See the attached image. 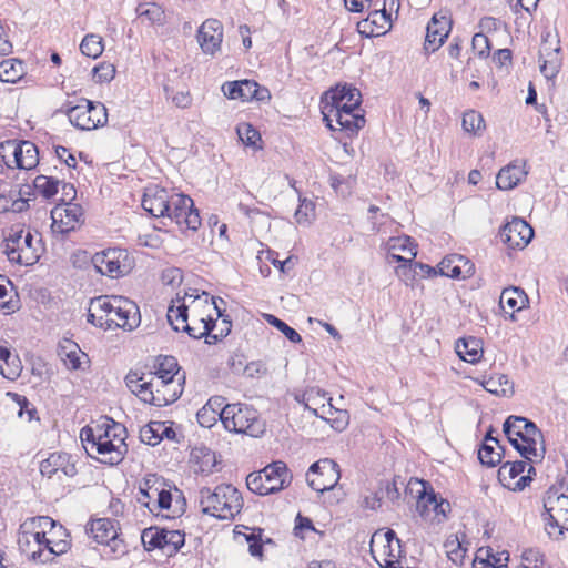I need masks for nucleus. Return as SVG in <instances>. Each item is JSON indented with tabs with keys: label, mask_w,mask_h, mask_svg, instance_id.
I'll list each match as a JSON object with an SVG mask.
<instances>
[{
	"label": "nucleus",
	"mask_w": 568,
	"mask_h": 568,
	"mask_svg": "<svg viewBox=\"0 0 568 568\" xmlns=\"http://www.w3.org/2000/svg\"><path fill=\"white\" fill-rule=\"evenodd\" d=\"M166 317L174 331L185 332L195 339L215 328L210 302L192 300L190 304L170 305Z\"/></svg>",
	"instance_id": "nucleus-1"
},
{
	"label": "nucleus",
	"mask_w": 568,
	"mask_h": 568,
	"mask_svg": "<svg viewBox=\"0 0 568 568\" xmlns=\"http://www.w3.org/2000/svg\"><path fill=\"white\" fill-rule=\"evenodd\" d=\"M199 501L204 514L222 520L233 519L244 504L241 493L231 484H222L214 489L202 487Z\"/></svg>",
	"instance_id": "nucleus-2"
},
{
	"label": "nucleus",
	"mask_w": 568,
	"mask_h": 568,
	"mask_svg": "<svg viewBox=\"0 0 568 568\" xmlns=\"http://www.w3.org/2000/svg\"><path fill=\"white\" fill-rule=\"evenodd\" d=\"M220 419L226 430L237 434L258 437L265 430V425L260 419L257 410L246 404L225 405L220 412Z\"/></svg>",
	"instance_id": "nucleus-3"
},
{
	"label": "nucleus",
	"mask_w": 568,
	"mask_h": 568,
	"mask_svg": "<svg viewBox=\"0 0 568 568\" xmlns=\"http://www.w3.org/2000/svg\"><path fill=\"white\" fill-rule=\"evenodd\" d=\"M3 253L10 262L20 265H33L39 261V247L33 243V235L23 229H11L3 242Z\"/></svg>",
	"instance_id": "nucleus-4"
},
{
	"label": "nucleus",
	"mask_w": 568,
	"mask_h": 568,
	"mask_svg": "<svg viewBox=\"0 0 568 568\" xmlns=\"http://www.w3.org/2000/svg\"><path fill=\"white\" fill-rule=\"evenodd\" d=\"M91 262L97 272L111 278L122 277L129 274L133 267V258L129 252L119 247L95 253L91 257Z\"/></svg>",
	"instance_id": "nucleus-5"
},
{
	"label": "nucleus",
	"mask_w": 568,
	"mask_h": 568,
	"mask_svg": "<svg viewBox=\"0 0 568 568\" xmlns=\"http://www.w3.org/2000/svg\"><path fill=\"white\" fill-rule=\"evenodd\" d=\"M67 115L72 125L80 130H94L108 122V111L103 103L83 99L81 103L71 106Z\"/></svg>",
	"instance_id": "nucleus-6"
},
{
	"label": "nucleus",
	"mask_w": 568,
	"mask_h": 568,
	"mask_svg": "<svg viewBox=\"0 0 568 568\" xmlns=\"http://www.w3.org/2000/svg\"><path fill=\"white\" fill-rule=\"evenodd\" d=\"M545 529L552 538H558L568 530V495L549 491L545 501Z\"/></svg>",
	"instance_id": "nucleus-7"
},
{
	"label": "nucleus",
	"mask_w": 568,
	"mask_h": 568,
	"mask_svg": "<svg viewBox=\"0 0 568 568\" xmlns=\"http://www.w3.org/2000/svg\"><path fill=\"white\" fill-rule=\"evenodd\" d=\"M144 547L150 549H163L168 556L175 555L185 542V534L180 530L150 527L143 530L141 536Z\"/></svg>",
	"instance_id": "nucleus-8"
},
{
	"label": "nucleus",
	"mask_w": 568,
	"mask_h": 568,
	"mask_svg": "<svg viewBox=\"0 0 568 568\" xmlns=\"http://www.w3.org/2000/svg\"><path fill=\"white\" fill-rule=\"evenodd\" d=\"M341 478L339 468L336 462L329 458L320 459L311 465L306 474L308 486L324 493L333 489Z\"/></svg>",
	"instance_id": "nucleus-9"
},
{
	"label": "nucleus",
	"mask_w": 568,
	"mask_h": 568,
	"mask_svg": "<svg viewBox=\"0 0 568 568\" xmlns=\"http://www.w3.org/2000/svg\"><path fill=\"white\" fill-rule=\"evenodd\" d=\"M170 206L166 217L174 221L179 226L191 231H196L201 226L199 210L189 195L172 193Z\"/></svg>",
	"instance_id": "nucleus-10"
},
{
	"label": "nucleus",
	"mask_w": 568,
	"mask_h": 568,
	"mask_svg": "<svg viewBox=\"0 0 568 568\" xmlns=\"http://www.w3.org/2000/svg\"><path fill=\"white\" fill-rule=\"evenodd\" d=\"M183 379L149 378V396L145 404L164 407L176 402L183 393Z\"/></svg>",
	"instance_id": "nucleus-11"
},
{
	"label": "nucleus",
	"mask_w": 568,
	"mask_h": 568,
	"mask_svg": "<svg viewBox=\"0 0 568 568\" xmlns=\"http://www.w3.org/2000/svg\"><path fill=\"white\" fill-rule=\"evenodd\" d=\"M85 532L98 544L110 547L113 554L123 555L126 551L123 540L118 537L113 520L109 518L92 520L85 528Z\"/></svg>",
	"instance_id": "nucleus-12"
},
{
	"label": "nucleus",
	"mask_w": 568,
	"mask_h": 568,
	"mask_svg": "<svg viewBox=\"0 0 568 568\" xmlns=\"http://www.w3.org/2000/svg\"><path fill=\"white\" fill-rule=\"evenodd\" d=\"M83 211L79 204H58L51 211V230L54 234H68L82 223Z\"/></svg>",
	"instance_id": "nucleus-13"
},
{
	"label": "nucleus",
	"mask_w": 568,
	"mask_h": 568,
	"mask_svg": "<svg viewBox=\"0 0 568 568\" xmlns=\"http://www.w3.org/2000/svg\"><path fill=\"white\" fill-rule=\"evenodd\" d=\"M38 529H49V534H55V521L48 516H38L27 519L20 526L18 545L20 549L31 557V551L36 549L34 541L39 537Z\"/></svg>",
	"instance_id": "nucleus-14"
},
{
	"label": "nucleus",
	"mask_w": 568,
	"mask_h": 568,
	"mask_svg": "<svg viewBox=\"0 0 568 568\" xmlns=\"http://www.w3.org/2000/svg\"><path fill=\"white\" fill-rule=\"evenodd\" d=\"M112 324V328H123L133 331L141 323V315L138 305L123 296H114L112 316L106 318Z\"/></svg>",
	"instance_id": "nucleus-15"
},
{
	"label": "nucleus",
	"mask_w": 568,
	"mask_h": 568,
	"mask_svg": "<svg viewBox=\"0 0 568 568\" xmlns=\"http://www.w3.org/2000/svg\"><path fill=\"white\" fill-rule=\"evenodd\" d=\"M505 435L520 437L523 443L537 447L538 443L540 446L544 444V435L536 424L521 416H509L503 426Z\"/></svg>",
	"instance_id": "nucleus-16"
},
{
	"label": "nucleus",
	"mask_w": 568,
	"mask_h": 568,
	"mask_svg": "<svg viewBox=\"0 0 568 568\" xmlns=\"http://www.w3.org/2000/svg\"><path fill=\"white\" fill-rule=\"evenodd\" d=\"M39 537L34 541L36 549L31 551V558L34 561L48 562L51 561L53 556L65 554L70 548L68 539H59L53 541L52 537H48L49 529H38Z\"/></svg>",
	"instance_id": "nucleus-17"
},
{
	"label": "nucleus",
	"mask_w": 568,
	"mask_h": 568,
	"mask_svg": "<svg viewBox=\"0 0 568 568\" xmlns=\"http://www.w3.org/2000/svg\"><path fill=\"white\" fill-rule=\"evenodd\" d=\"M450 30L452 20L447 12L439 11L435 13L426 28L425 50L429 52L438 50L445 42Z\"/></svg>",
	"instance_id": "nucleus-18"
},
{
	"label": "nucleus",
	"mask_w": 568,
	"mask_h": 568,
	"mask_svg": "<svg viewBox=\"0 0 568 568\" xmlns=\"http://www.w3.org/2000/svg\"><path fill=\"white\" fill-rule=\"evenodd\" d=\"M4 151H11L16 166L21 170H31L39 163V151L31 141H7L0 144Z\"/></svg>",
	"instance_id": "nucleus-19"
},
{
	"label": "nucleus",
	"mask_w": 568,
	"mask_h": 568,
	"mask_svg": "<svg viewBox=\"0 0 568 568\" xmlns=\"http://www.w3.org/2000/svg\"><path fill=\"white\" fill-rule=\"evenodd\" d=\"M499 235L510 248H524L531 241L534 230L525 220L514 217L501 227Z\"/></svg>",
	"instance_id": "nucleus-20"
},
{
	"label": "nucleus",
	"mask_w": 568,
	"mask_h": 568,
	"mask_svg": "<svg viewBox=\"0 0 568 568\" xmlns=\"http://www.w3.org/2000/svg\"><path fill=\"white\" fill-rule=\"evenodd\" d=\"M323 120L332 131H346L348 135L356 133L365 124L364 115L358 113H349L346 110H328L322 111Z\"/></svg>",
	"instance_id": "nucleus-21"
},
{
	"label": "nucleus",
	"mask_w": 568,
	"mask_h": 568,
	"mask_svg": "<svg viewBox=\"0 0 568 568\" xmlns=\"http://www.w3.org/2000/svg\"><path fill=\"white\" fill-rule=\"evenodd\" d=\"M91 452L101 455V463L118 465L126 453V444L120 434H114V439H105L101 435H97V442L91 446Z\"/></svg>",
	"instance_id": "nucleus-22"
},
{
	"label": "nucleus",
	"mask_w": 568,
	"mask_h": 568,
	"mask_svg": "<svg viewBox=\"0 0 568 568\" xmlns=\"http://www.w3.org/2000/svg\"><path fill=\"white\" fill-rule=\"evenodd\" d=\"M172 194L165 189L151 186L145 190L142 207L154 217H166L170 212Z\"/></svg>",
	"instance_id": "nucleus-23"
},
{
	"label": "nucleus",
	"mask_w": 568,
	"mask_h": 568,
	"mask_svg": "<svg viewBox=\"0 0 568 568\" xmlns=\"http://www.w3.org/2000/svg\"><path fill=\"white\" fill-rule=\"evenodd\" d=\"M223 38L222 23L216 19H207L197 32V40L202 51L213 55L220 50Z\"/></svg>",
	"instance_id": "nucleus-24"
},
{
	"label": "nucleus",
	"mask_w": 568,
	"mask_h": 568,
	"mask_svg": "<svg viewBox=\"0 0 568 568\" xmlns=\"http://www.w3.org/2000/svg\"><path fill=\"white\" fill-rule=\"evenodd\" d=\"M264 481L270 494L277 493L291 484L292 475L284 462L277 460L263 468Z\"/></svg>",
	"instance_id": "nucleus-25"
},
{
	"label": "nucleus",
	"mask_w": 568,
	"mask_h": 568,
	"mask_svg": "<svg viewBox=\"0 0 568 568\" xmlns=\"http://www.w3.org/2000/svg\"><path fill=\"white\" fill-rule=\"evenodd\" d=\"M438 267L442 275L452 278H467L475 272L474 264L459 254L444 257Z\"/></svg>",
	"instance_id": "nucleus-26"
},
{
	"label": "nucleus",
	"mask_w": 568,
	"mask_h": 568,
	"mask_svg": "<svg viewBox=\"0 0 568 568\" xmlns=\"http://www.w3.org/2000/svg\"><path fill=\"white\" fill-rule=\"evenodd\" d=\"M70 459L71 456L67 453H52L40 463V471L49 478L58 471H62L68 477H73L77 474V468Z\"/></svg>",
	"instance_id": "nucleus-27"
},
{
	"label": "nucleus",
	"mask_w": 568,
	"mask_h": 568,
	"mask_svg": "<svg viewBox=\"0 0 568 568\" xmlns=\"http://www.w3.org/2000/svg\"><path fill=\"white\" fill-rule=\"evenodd\" d=\"M416 508L422 517L428 518L430 513H434L436 518L438 516L445 517L446 513L450 510V505L447 500L438 497L434 491H424L418 497Z\"/></svg>",
	"instance_id": "nucleus-28"
},
{
	"label": "nucleus",
	"mask_w": 568,
	"mask_h": 568,
	"mask_svg": "<svg viewBox=\"0 0 568 568\" xmlns=\"http://www.w3.org/2000/svg\"><path fill=\"white\" fill-rule=\"evenodd\" d=\"M58 354L68 369H81L83 363H89L88 355L71 339L65 338L59 344Z\"/></svg>",
	"instance_id": "nucleus-29"
},
{
	"label": "nucleus",
	"mask_w": 568,
	"mask_h": 568,
	"mask_svg": "<svg viewBox=\"0 0 568 568\" xmlns=\"http://www.w3.org/2000/svg\"><path fill=\"white\" fill-rule=\"evenodd\" d=\"M160 486H165L163 478L158 477L156 475L146 476L140 484L136 500L150 510V508H152V504L156 503Z\"/></svg>",
	"instance_id": "nucleus-30"
},
{
	"label": "nucleus",
	"mask_w": 568,
	"mask_h": 568,
	"mask_svg": "<svg viewBox=\"0 0 568 568\" xmlns=\"http://www.w3.org/2000/svg\"><path fill=\"white\" fill-rule=\"evenodd\" d=\"M0 373L10 381L17 379L21 374V362L18 355H13L3 341H0Z\"/></svg>",
	"instance_id": "nucleus-31"
},
{
	"label": "nucleus",
	"mask_w": 568,
	"mask_h": 568,
	"mask_svg": "<svg viewBox=\"0 0 568 568\" xmlns=\"http://www.w3.org/2000/svg\"><path fill=\"white\" fill-rule=\"evenodd\" d=\"M528 302L529 300L525 291L516 286L504 288L499 298V305L501 307L507 306L513 311L510 315L513 321L515 320L514 313L523 310Z\"/></svg>",
	"instance_id": "nucleus-32"
},
{
	"label": "nucleus",
	"mask_w": 568,
	"mask_h": 568,
	"mask_svg": "<svg viewBox=\"0 0 568 568\" xmlns=\"http://www.w3.org/2000/svg\"><path fill=\"white\" fill-rule=\"evenodd\" d=\"M559 48L550 50L544 43L539 52L540 71L547 79H552L559 72L561 61L559 58Z\"/></svg>",
	"instance_id": "nucleus-33"
},
{
	"label": "nucleus",
	"mask_w": 568,
	"mask_h": 568,
	"mask_svg": "<svg viewBox=\"0 0 568 568\" xmlns=\"http://www.w3.org/2000/svg\"><path fill=\"white\" fill-rule=\"evenodd\" d=\"M458 356L470 364H476L483 357L481 341L476 337L462 338L456 343Z\"/></svg>",
	"instance_id": "nucleus-34"
},
{
	"label": "nucleus",
	"mask_w": 568,
	"mask_h": 568,
	"mask_svg": "<svg viewBox=\"0 0 568 568\" xmlns=\"http://www.w3.org/2000/svg\"><path fill=\"white\" fill-rule=\"evenodd\" d=\"M526 174L523 166L509 164L498 172L496 185L500 190H511L518 185Z\"/></svg>",
	"instance_id": "nucleus-35"
},
{
	"label": "nucleus",
	"mask_w": 568,
	"mask_h": 568,
	"mask_svg": "<svg viewBox=\"0 0 568 568\" xmlns=\"http://www.w3.org/2000/svg\"><path fill=\"white\" fill-rule=\"evenodd\" d=\"M114 296L101 295L91 300L92 310H94L98 316V327H102L104 329H111L112 324L106 318L112 316L113 305H114Z\"/></svg>",
	"instance_id": "nucleus-36"
},
{
	"label": "nucleus",
	"mask_w": 568,
	"mask_h": 568,
	"mask_svg": "<svg viewBox=\"0 0 568 568\" xmlns=\"http://www.w3.org/2000/svg\"><path fill=\"white\" fill-rule=\"evenodd\" d=\"M150 377H155L160 379H183L185 382L184 374H180V367L178 361L173 356H164L159 359L156 371L153 374H150Z\"/></svg>",
	"instance_id": "nucleus-37"
},
{
	"label": "nucleus",
	"mask_w": 568,
	"mask_h": 568,
	"mask_svg": "<svg viewBox=\"0 0 568 568\" xmlns=\"http://www.w3.org/2000/svg\"><path fill=\"white\" fill-rule=\"evenodd\" d=\"M484 388L497 396L509 397L514 394V384L504 374L490 376L483 382Z\"/></svg>",
	"instance_id": "nucleus-38"
},
{
	"label": "nucleus",
	"mask_w": 568,
	"mask_h": 568,
	"mask_svg": "<svg viewBox=\"0 0 568 568\" xmlns=\"http://www.w3.org/2000/svg\"><path fill=\"white\" fill-rule=\"evenodd\" d=\"M135 12L138 17L150 24L162 26L165 22V13L161 6L154 2L140 3Z\"/></svg>",
	"instance_id": "nucleus-39"
},
{
	"label": "nucleus",
	"mask_w": 568,
	"mask_h": 568,
	"mask_svg": "<svg viewBox=\"0 0 568 568\" xmlns=\"http://www.w3.org/2000/svg\"><path fill=\"white\" fill-rule=\"evenodd\" d=\"M125 384L128 388L136 395L143 403H146L149 396V379L144 374L138 372H129L125 376Z\"/></svg>",
	"instance_id": "nucleus-40"
},
{
	"label": "nucleus",
	"mask_w": 568,
	"mask_h": 568,
	"mask_svg": "<svg viewBox=\"0 0 568 568\" xmlns=\"http://www.w3.org/2000/svg\"><path fill=\"white\" fill-rule=\"evenodd\" d=\"M23 74V65L19 60H3L0 63V81L7 83H14Z\"/></svg>",
	"instance_id": "nucleus-41"
},
{
	"label": "nucleus",
	"mask_w": 568,
	"mask_h": 568,
	"mask_svg": "<svg viewBox=\"0 0 568 568\" xmlns=\"http://www.w3.org/2000/svg\"><path fill=\"white\" fill-rule=\"evenodd\" d=\"M509 443L513 445V447L527 460H531V456L536 458L542 459L546 454L545 445L540 446V448L535 447L532 445H528L527 443H523L520 440V437H517L516 435L510 436L506 435Z\"/></svg>",
	"instance_id": "nucleus-42"
},
{
	"label": "nucleus",
	"mask_w": 568,
	"mask_h": 568,
	"mask_svg": "<svg viewBox=\"0 0 568 568\" xmlns=\"http://www.w3.org/2000/svg\"><path fill=\"white\" fill-rule=\"evenodd\" d=\"M526 462H507L498 469V479L504 486H510V480L515 479L525 471Z\"/></svg>",
	"instance_id": "nucleus-43"
},
{
	"label": "nucleus",
	"mask_w": 568,
	"mask_h": 568,
	"mask_svg": "<svg viewBox=\"0 0 568 568\" xmlns=\"http://www.w3.org/2000/svg\"><path fill=\"white\" fill-rule=\"evenodd\" d=\"M415 248H416V246L409 236L393 237L389 241V250L390 251L394 252V251L399 250L402 252H407L409 255L408 257H403L400 255H396L395 253H392V256L394 258H396L397 261H412L417 254Z\"/></svg>",
	"instance_id": "nucleus-44"
},
{
	"label": "nucleus",
	"mask_w": 568,
	"mask_h": 568,
	"mask_svg": "<svg viewBox=\"0 0 568 568\" xmlns=\"http://www.w3.org/2000/svg\"><path fill=\"white\" fill-rule=\"evenodd\" d=\"M59 180L45 175H38L33 181L34 190L44 199H51L58 193Z\"/></svg>",
	"instance_id": "nucleus-45"
},
{
	"label": "nucleus",
	"mask_w": 568,
	"mask_h": 568,
	"mask_svg": "<svg viewBox=\"0 0 568 568\" xmlns=\"http://www.w3.org/2000/svg\"><path fill=\"white\" fill-rule=\"evenodd\" d=\"M353 102H345V98L343 95H338V98H329L328 94H325L322 111L328 110H338V111H348L349 113H356V110L359 109L361 104H357V100L353 99Z\"/></svg>",
	"instance_id": "nucleus-46"
},
{
	"label": "nucleus",
	"mask_w": 568,
	"mask_h": 568,
	"mask_svg": "<svg viewBox=\"0 0 568 568\" xmlns=\"http://www.w3.org/2000/svg\"><path fill=\"white\" fill-rule=\"evenodd\" d=\"M80 50L84 55L97 59L103 52L102 38L97 34H87L80 44Z\"/></svg>",
	"instance_id": "nucleus-47"
},
{
	"label": "nucleus",
	"mask_w": 568,
	"mask_h": 568,
	"mask_svg": "<svg viewBox=\"0 0 568 568\" xmlns=\"http://www.w3.org/2000/svg\"><path fill=\"white\" fill-rule=\"evenodd\" d=\"M248 530L247 527H245ZM262 529H250V532L243 534L245 541L248 544V552L253 557H257L260 559L263 558V540H262Z\"/></svg>",
	"instance_id": "nucleus-48"
},
{
	"label": "nucleus",
	"mask_w": 568,
	"mask_h": 568,
	"mask_svg": "<svg viewBox=\"0 0 568 568\" xmlns=\"http://www.w3.org/2000/svg\"><path fill=\"white\" fill-rule=\"evenodd\" d=\"M462 124L466 132L474 134H477L485 129L483 115L475 110H469L464 113Z\"/></svg>",
	"instance_id": "nucleus-49"
},
{
	"label": "nucleus",
	"mask_w": 568,
	"mask_h": 568,
	"mask_svg": "<svg viewBox=\"0 0 568 568\" xmlns=\"http://www.w3.org/2000/svg\"><path fill=\"white\" fill-rule=\"evenodd\" d=\"M503 453L495 449L493 444L484 443L478 450L479 462L487 467H495L501 462Z\"/></svg>",
	"instance_id": "nucleus-50"
},
{
	"label": "nucleus",
	"mask_w": 568,
	"mask_h": 568,
	"mask_svg": "<svg viewBox=\"0 0 568 568\" xmlns=\"http://www.w3.org/2000/svg\"><path fill=\"white\" fill-rule=\"evenodd\" d=\"M162 422H151L140 429V439L142 443L156 446L161 442L160 429Z\"/></svg>",
	"instance_id": "nucleus-51"
},
{
	"label": "nucleus",
	"mask_w": 568,
	"mask_h": 568,
	"mask_svg": "<svg viewBox=\"0 0 568 568\" xmlns=\"http://www.w3.org/2000/svg\"><path fill=\"white\" fill-rule=\"evenodd\" d=\"M444 546L448 559L455 565H462L466 555V549L462 546L458 537L455 536L454 538H449Z\"/></svg>",
	"instance_id": "nucleus-52"
},
{
	"label": "nucleus",
	"mask_w": 568,
	"mask_h": 568,
	"mask_svg": "<svg viewBox=\"0 0 568 568\" xmlns=\"http://www.w3.org/2000/svg\"><path fill=\"white\" fill-rule=\"evenodd\" d=\"M265 318L270 325L283 333L290 342L300 343L302 341L301 335L293 327L288 326L284 321L272 314H267Z\"/></svg>",
	"instance_id": "nucleus-53"
},
{
	"label": "nucleus",
	"mask_w": 568,
	"mask_h": 568,
	"mask_svg": "<svg viewBox=\"0 0 568 568\" xmlns=\"http://www.w3.org/2000/svg\"><path fill=\"white\" fill-rule=\"evenodd\" d=\"M402 545L400 540H395L393 544L384 545L383 555L386 568H395V565L399 562L402 558Z\"/></svg>",
	"instance_id": "nucleus-54"
},
{
	"label": "nucleus",
	"mask_w": 568,
	"mask_h": 568,
	"mask_svg": "<svg viewBox=\"0 0 568 568\" xmlns=\"http://www.w3.org/2000/svg\"><path fill=\"white\" fill-rule=\"evenodd\" d=\"M246 486L252 493L261 496L268 495V490L264 481L263 469L257 473H251L246 477Z\"/></svg>",
	"instance_id": "nucleus-55"
},
{
	"label": "nucleus",
	"mask_w": 568,
	"mask_h": 568,
	"mask_svg": "<svg viewBox=\"0 0 568 568\" xmlns=\"http://www.w3.org/2000/svg\"><path fill=\"white\" fill-rule=\"evenodd\" d=\"M329 98H338V95H343L345 98V102H353L352 100H357V104H361V92L358 89L352 85H337L334 90L327 92Z\"/></svg>",
	"instance_id": "nucleus-56"
},
{
	"label": "nucleus",
	"mask_w": 568,
	"mask_h": 568,
	"mask_svg": "<svg viewBox=\"0 0 568 568\" xmlns=\"http://www.w3.org/2000/svg\"><path fill=\"white\" fill-rule=\"evenodd\" d=\"M314 215V204L312 201L306 199L301 200L300 205L297 206L294 217L298 224H310L311 220Z\"/></svg>",
	"instance_id": "nucleus-57"
},
{
	"label": "nucleus",
	"mask_w": 568,
	"mask_h": 568,
	"mask_svg": "<svg viewBox=\"0 0 568 568\" xmlns=\"http://www.w3.org/2000/svg\"><path fill=\"white\" fill-rule=\"evenodd\" d=\"M240 140L246 145H255L261 139L260 133L250 124L242 123L236 129Z\"/></svg>",
	"instance_id": "nucleus-58"
},
{
	"label": "nucleus",
	"mask_w": 568,
	"mask_h": 568,
	"mask_svg": "<svg viewBox=\"0 0 568 568\" xmlns=\"http://www.w3.org/2000/svg\"><path fill=\"white\" fill-rule=\"evenodd\" d=\"M93 79L97 82H109L114 78L115 68L110 63H101L93 68Z\"/></svg>",
	"instance_id": "nucleus-59"
},
{
	"label": "nucleus",
	"mask_w": 568,
	"mask_h": 568,
	"mask_svg": "<svg viewBox=\"0 0 568 568\" xmlns=\"http://www.w3.org/2000/svg\"><path fill=\"white\" fill-rule=\"evenodd\" d=\"M471 45H473V50L477 53V55L479 58L488 57L489 50H490V43H489L487 36H485L481 32L476 33L473 37Z\"/></svg>",
	"instance_id": "nucleus-60"
},
{
	"label": "nucleus",
	"mask_w": 568,
	"mask_h": 568,
	"mask_svg": "<svg viewBox=\"0 0 568 568\" xmlns=\"http://www.w3.org/2000/svg\"><path fill=\"white\" fill-rule=\"evenodd\" d=\"M102 434V426L97 425L95 427H83L81 429V439L83 443H85L84 448L88 450V453H91V446H93V443L97 442V435Z\"/></svg>",
	"instance_id": "nucleus-61"
},
{
	"label": "nucleus",
	"mask_w": 568,
	"mask_h": 568,
	"mask_svg": "<svg viewBox=\"0 0 568 568\" xmlns=\"http://www.w3.org/2000/svg\"><path fill=\"white\" fill-rule=\"evenodd\" d=\"M12 292V283L4 276L0 275V307L12 310L9 298Z\"/></svg>",
	"instance_id": "nucleus-62"
},
{
	"label": "nucleus",
	"mask_w": 568,
	"mask_h": 568,
	"mask_svg": "<svg viewBox=\"0 0 568 568\" xmlns=\"http://www.w3.org/2000/svg\"><path fill=\"white\" fill-rule=\"evenodd\" d=\"M172 503V494L165 486H160L159 495L156 496V503L152 504L150 511L153 513L159 509H169Z\"/></svg>",
	"instance_id": "nucleus-63"
},
{
	"label": "nucleus",
	"mask_w": 568,
	"mask_h": 568,
	"mask_svg": "<svg viewBox=\"0 0 568 568\" xmlns=\"http://www.w3.org/2000/svg\"><path fill=\"white\" fill-rule=\"evenodd\" d=\"M257 82L254 80L240 81V99L242 101H252L256 92Z\"/></svg>",
	"instance_id": "nucleus-64"
}]
</instances>
